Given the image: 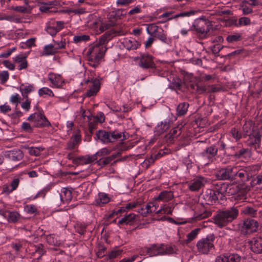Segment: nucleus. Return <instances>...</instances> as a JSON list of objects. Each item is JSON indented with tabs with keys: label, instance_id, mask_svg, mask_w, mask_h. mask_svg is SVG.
I'll use <instances>...</instances> for the list:
<instances>
[{
	"label": "nucleus",
	"instance_id": "nucleus-1",
	"mask_svg": "<svg viewBox=\"0 0 262 262\" xmlns=\"http://www.w3.org/2000/svg\"><path fill=\"white\" fill-rule=\"evenodd\" d=\"M238 213V207L235 206L219 210L213 217V223L217 227L224 228L236 220Z\"/></svg>",
	"mask_w": 262,
	"mask_h": 262
},
{
	"label": "nucleus",
	"instance_id": "nucleus-2",
	"mask_svg": "<svg viewBox=\"0 0 262 262\" xmlns=\"http://www.w3.org/2000/svg\"><path fill=\"white\" fill-rule=\"evenodd\" d=\"M107 49L105 46H100L98 43L94 45V40H93L89 45L86 53L89 65L94 68L97 67L104 56Z\"/></svg>",
	"mask_w": 262,
	"mask_h": 262
},
{
	"label": "nucleus",
	"instance_id": "nucleus-3",
	"mask_svg": "<svg viewBox=\"0 0 262 262\" xmlns=\"http://www.w3.org/2000/svg\"><path fill=\"white\" fill-rule=\"evenodd\" d=\"M249 126L247 124L243 126V137L246 138L249 136V138L247 140V145L250 147L251 149H254L257 152L262 153V148L261 147V135L258 132L249 133L248 128Z\"/></svg>",
	"mask_w": 262,
	"mask_h": 262
},
{
	"label": "nucleus",
	"instance_id": "nucleus-4",
	"mask_svg": "<svg viewBox=\"0 0 262 262\" xmlns=\"http://www.w3.org/2000/svg\"><path fill=\"white\" fill-rule=\"evenodd\" d=\"M211 28V24L209 20L206 18H200L195 20L189 30L195 31L201 38H204L207 37L208 32Z\"/></svg>",
	"mask_w": 262,
	"mask_h": 262
},
{
	"label": "nucleus",
	"instance_id": "nucleus-5",
	"mask_svg": "<svg viewBox=\"0 0 262 262\" xmlns=\"http://www.w3.org/2000/svg\"><path fill=\"white\" fill-rule=\"evenodd\" d=\"M215 236L213 234L199 240L196 244L198 252L202 254H208L215 249L214 242Z\"/></svg>",
	"mask_w": 262,
	"mask_h": 262
},
{
	"label": "nucleus",
	"instance_id": "nucleus-6",
	"mask_svg": "<svg viewBox=\"0 0 262 262\" xmlns=\"http://www.w3.org/2000/svg\"><path fill=\"white\" fill-rule=\"evenodd\" d=\"M147 250L149 252V256L168 255L174 253V249L172 247L163 244L150 245L149 249Z\"/></svg>",
	"mask_w": 262,
	"mask_h": 262
},
{
	"label": "nucleus",
	"instance_id": "nucleus-7",
	"mask_svg": "<svg viewBox=\"0 0 262 262\" xmlns=\"http://www.w3.org/2000/svg\"><path fill=\"white\" fill-rule=\"evenodd\" d=\"M27 120L33 122L34 126L36 127H44L50 126L51 123L41 112L34 113L30 115Z\"/></svg>",
	"mask_w": 262,
	"mask_h": 262
},
{
	"label": "nucleus",
	"instance_id": "nucleus-8",
	"mask_svg": "<svg viewBox=\"0 0 262 262\" xmlns=\"http://www.w3.org/2000/svg\"><path fill=\"white\" fill-rule=\"evenodd\" d=\"M85 84H90V88L84 94V97H91L96 95L100 88V82L98 79L93 77H88L84 80Z\"/></svg>",
	"mask_w": 262,
	"mask_h": 262
},
{
	"label": "nucleus",
	"instance_id": "nucleus-9",
	"mask_svg": "<svg viewBox=\"0 0 262 262\" xmlns=\"http://www.w3.org/2000/svg\"><path fill=\"white\" fill-rule=\"evenodd\" d=\"M218 152V148L216 144H213L206 147V148L200 153V156L206 161L205 164H209L213 163L216 160Z\"/></svg>",
	"mask_w": 262,
	"mask_h": 262
},
{
	"label": "nucleus",
	"instance_id": "nucleus-10",
	"mask_svg": "<svg viewBox=\"0 0 262 262\" xmlns=\"http://www.w3.org/2000/svg\"><path fill=\"white\" fill-rule=\"evenodd\" d=\"M244 259V257L237 253L227 252L217 256L215 262H243Z\"/></svg>",
	"mask_w": 262,
	"mask_h": 262
},
{
	"label": "nucleus",
	"instance_id": "nucleus-11",
	"mask_svg": "<svg viewBox=\"0 0 262 262\" xmlns=\"http://www.w3.org/2000/svg\"><path fill=\"white\" fill-rule=\"evenodd\" d=\"M258 227V223L252 219L245 220L241 227V233L244 235L256 232Z\"/></svg>",
	"mask_w": 262,
	"mask_h": 262
},
{
	"label": "nucleus",
	"instance_id": "nucleus-12",
	"mask_svg": "<svg viewBox=\"0 0 262 262\" xmlns=\"http://www.w3.org/2000/svg\"><path fill=\"white\" fill-rule=\"evenodd\" d=\"M139 59V66L142 69H156V64L152 55L148 53L142 54Z\"/></svg>",
	"mask_w": 262,
	"mask_h": 262
},
{
	"label": "nucleus",
	"instance_id": "nucleus-13",
	"mask_svg": "<svg viewBox=\"0 0 262 262\" xmlns=\"http://www.w3.org/2000/svg\"><path fill=\"white\" fill-rule=\"evenodd\" d=\"M235 168L234 173V179L236 177H239L242 181H248L251 177H252L253 173L251 172L252 168L250 167H246L244 169H242L239 170H237V168Z\"/></svg>",
	"mask_w": 262,
	"mask_h": 262
},
{
	"label": "nucleus",
	"instance_id": "nucleus-14",
	"mask_svg": "<svg viewBox=\"0 0 262 262\" xmlns=\"http://www.w3.org/2000/svg\"><path fill=\"white\" fill-rule=\"evenodd\" d=\"M202 197L205 203L208 205H213L220 200L217 194L212 188L207 189Z\"/></svg>",
	"mask_w": 262,
	"mask_h": 262
},
{
	"label": "nucleus",
	"instance_id": "nucleus-15",
	"mask_svg": "<svg viewBox=\"0 0 262 262\" xmlns=\"http://www.w3.org/2000/svg\"><path fill=\"white\" fill-rule=\"evenodd\" d=\"M235 168L228 166L219 170L217 174L219 179L226 180H233Z\"/></svg>",
	"mask_w": 262,
	"mask_h": 262
},
{
	"label": "nucleus",
	"instance_id": "nucleus-16",
	"mask_svg": "<svg viewBox=\"0 0 262 262\" xmlns=\"http://www.w3.org/2000/svg\"><path fill=\"white\" fill-rule=\"evenodd\" d=\"M83 19L85 20V26L92 28H96L98 21L96 16L94 14H89L83 10Z\"/></svg>",
	"mask_w": 262,
	"mask_h": 262
},
{
	"label": "nucleus",
	"instance_id": "nucleus-17",
	"mask_svg": "<svg viewBox=\"0 0 262 262\" xmlns=\"http://www.w3.org/2000/svg\"><path fill=\"white\" fill-rule=\"evenodd\" d=\"M248 243L253 252L256 253H262V237H254Z\"/></svg>",
	"mask_w": 262,
	"mask_h": 262
},
{
	"label": "nucleus",
	"instance_id": "nucleus-18",
	"mask_svg": "<svg viewBox=\"0 0 262 262\" xmlns=\"http://www.w3.org/2000/svg\"><path fill=\"white\" fill-rule=\"evenodd\" d=\"M226 186V183L221 182L213 184L212 189L217 194L220 200H224L226 199L225 188Z\"/></svg>",
	"mask_w": 262,
	"mask_h": 262
},
{
	"label": "nucleus",
	"instance_id": "nucleus-19",
	"mask_svg": "<svg viewBox=\"0 0 262 262\" xmlns=\"http://www.w3.org/2000/svg\"><path fill=\"white\" fill-rule=\"evenodd\" d=\"M120 32L121 31H115L113 29L106 32L100 37L98 45L104 46L114 37L121 35Z\"/></svg>",
	"mask_w": 262,
	"mask_h": 262
},
{
	"label": "nucleus",
	"instance_id": "nucleus-20",
	"mask_svg": "<svg viewBox=\"0 0 262 262\" xmlns=\"http://www.w3.org/2000/svg\"><path fill=\"white\" fill-rule=\"evenodd\" d=\"M138 215L134 213L125 214L123 217L120 219L117 223L118 226L123 225H133L138 221Z\"/></svg>",
	"mask_w": 262,
	"mask_h": 262
},
{
	"label": "nucleus",
	"instance_id": "nucleus-21",
	"mask_svg": "<svg viewBox=\"0 0 262 262\" xmlns=\"http://www.w3.org/2000/svg\"><path fill=\"white\" fill-rule=\"evenodd\" d=\"M93 118L91 112L89 110L86 111L83 109V121L89 122V132L93 134V131L96 128L97 123L90 122Z\"/></svg>",
	"mask_w": 262,
	"mask_h": 262
},
{
	"label": "nucleus",
	"instance_id": "nucleus-22",
	"mask_svg": "<svg viewBox=\"0 0 262 262\" xmlns=\"http://www.w3.org/2000/svg\"><path fill=\"white\" fill-rule=\"evenodd\" d=\"M206 182V179L204 177H200L194 179L193 182L189 185V189L192 191H198L204 186Z\"/></svg>",
	"mask_w": 262,
	"mask_h": 262
},
{
	"label": "nucleus",
	"instance_id": "nucleus-23",
	"mask_svg": "<svg viewBox=\"0 0 262 262\" xmlns=\"http://www.w3.org/2000/svg\"><path fill=\"white\" fill-rule=\"evenodd\" d=\"M96 138L103 143L107 144L111 143L110 131L107 132L105 130H99L97 132Z\"/></svg>",
	"mask_w": 262,
	"mask_h": 262
},
{
	"label": "nucleus",
	"instance_id": "nucleus-24",
	"mask_svg": "<svg viewBox=\"0 0 262 262\" xmlns=\"http://www.w3.org/2000/svg\"><path fill=\"white\" fill-rule=\"evenodd\" d=\"M124 47L127 50H136L141 44L135 38H125L122 42Z\"/></svg>",
	"mask_w": 262,
	"mask_h": 262
},
{
	"label": "nucleus",
	"instance_id": "nucleus-25",
	"mask_svg": "<svg viewBox=\"0 0 262 262\" xmlns=\"http://www.w3.org/2000/svg\"><path fill=\"white\" fill-rule=\"evenodd\" d=\"M236 152L232 154V156L235 159L246 158L249 156V150L248 148H244L239 146L238 148H235Z\"/></svg>",
	"mask_w": 262,
	"mask_h": 262
},
{
	"label": "nucleus",
	"instance_id": "nucleus-26",
	"mask_svg": "<svg viewBox=\"0 0 262 262\" xmlns=\"http://www.w3.org/2000/svg\"><path fill=\"white\" fill-rule=\"evenodd\" d=\"M154 36L164 43L166 45L171 43V39L167 37L166 34L164 33V30L161 28H160L159 31H157Z\"/></svg>",
	"mask_w": 262,
	"mask_h": 262
},
{
	"label": "nucleus",
	"instance_id": "nucleus-27",
	"mask_svg": "<svg viewBox=\"0 0 262 262\" xmlns=\"http://www.w3.org/2000/svg\"><path fill=\"white\" fill-rule=\"evenodd\" d=\"M120 155V152H117L116 154H113L111 156L106 157L100 159L98 161V164L101 166H105L110 164L113 160Z\"/></svg>",
	"mask_w": 262,
	"mask_h": 262
},
{
	"label": "nucleus",
	"instance_id": "nucleus-28",
	"mask_svg": "<svg viewBox=\"0 0 262 262\" xmlns=\"http://www.w3.org/2000/svg\"><path fill=\"white\" fill-rule=\"evenodd\" d=\"M60 198L62 202L68 203L72 200V192L67 188H63L60 193Z\"/></svg>",
	"mask_w": 262,
	"mask_h": 262
},
{
	"label": "nucleus",
	"instance_id": "nucleus-29",
	"mask_svg": "<svg viewBox=\"0 0 262 262\" xmlns=\"http://www.w3.org/2000/svg\"><path fill=\"white\" fill-rule=\"evenodd\" d=\"M173 198V192L171 191H163L159 193L156 200H161L164 202H168Z\"/></svg>",
	"mask_w": 262,
	"mask_h": 262
},
{
	"label": "nucleus",
	"instance_id": "nucleus-30",
	"mask_svg": "<svg viewBox=\"0 0 262 262\" xmlns=\"http://www.w3.org/2000/svg\"><path fill=\"white\" fill-rule=\"evenodd\" d=\"M110 201V198L105 193L100 192L98 193V197L96 199V204L99 206H102L103 204H106Z\"/></svg>",
	"mask_w": 262,
	"mask_h": 262
},
{
	"label": "nucleus",
	"instance_id": "nucleus-31",
	"mask_svg": "<svg viewBox=\"0 0 262 262\" xmlns=\"http://www.w3.org/2000/svg\"><path fill=\"white\" fill-rule=\"evenodd\" d=\"M123 134V139L122 140H125L126 137L125 135L124 134L123 132H119L117 129H115L114 130H110V137L111 143L114 142L120 139L122 137V134Z\"/></svg>",
	"mask_w": 262,
	"mask_h": 262
},
{
	"label": "nucleus",
	"instance_id": "nucleus-32",
	"mask_svg": "<svg viewBox=\"0 0 262 262\" xmlns=\"http://www.w3.org/2000/svg\"><path fill=\"white\" fill-rule=\"evenodd\" d=\"M80 140L81 136L80 134L74 135L69 142L68 148L69 149H73L78 144L80 143Z\"/></svg>",
	"mask_w": 262,
	"mask_h": 262
},
{
	"label": "nucleus",
	"instance_id": "nucleus-33",
	"mask_svg": "<svg viewBox=\"0 0 262 262\" xmlns=\"http://www.w3.org/2000/svg\"><path fill=\"white\" fill-rule=\"evenodd\" d=\"M189 105L187 102L180 103L177 107V115L178 116L184 115L188 111Z\"/></svg>",
	"mask_w": 262,
	"mask_h": 262
},
{
	"label": "nucleus",
	"instance_id": "nucleus-34",
	"mask_svg": "<svg viewBox=\"0 0 262 262\" xmlns=\"http://www.w3.org/2000/svg\"><path fill=\"white\" fill-rule=\"evenodd\" d=\"M225 190V196H230L236 194L238 191V188L236 185L227 184Z\"/></svg>",
	"mask_w": 262,
	"mask_h": 262
},
{
	"label": "nucleus",
	"instance_id": "nucleus-35",
	"mask_svg": "<svg viewBox=\"0 0 262 262\" xmlns=\"http://www.w3.org/2000/svg\"><path fill=\"white\" fill-rule=\"evenodd\" d=\"M241 212L242 213L251 217H254L257 214V210L251 206H246L243 208Z\"/></svg>",
	"mask_w": 262,
	"mask_h": 262
},
{
	"label": "nucleus",
	"instance_id": "nucleus-36",
	"mask_svg": "<svg viewBox=\"0 0 262 262\" xmlns=\"http://www.w3.org/2000/svg\"><path fill=\"white\" fill-rule=\"evenodd\" d=\"M57 52L56 47L54 44H50L45 46L43 48V54L50 55L55 54Z\"/></svg>",
	"mask_w": 262,
	"mask_h": 262
},
{
	"label": "nucleus",
	"instance_id": "nucleus-37",
	"mask_svg": "<svg viewBox=\"0 0 262 262\" xmlns=\"http://www.w3.org/2000/svg\"><path fill=\"white\" fill-rule=\"evenodd\" d=\"M20 215L17 211H9L8 214V221L9 223H16L20 219Z\"/></svg>",
	"mask_w": 262,
	"mask_h": 262
},
{
	"label": "nucleus",
	"instance_id": "nucleus-38",
	"mask_svg": "<svg viewBox=\"0 0 262 262\" xmlns=\"http://www.w3.org/2000/svg\"><path fill=\"white\" fill-rule=\"evenodd\" d=\"M123 252V250L115 248L112 250L106 256V258L109 259H113L118 256L121 255Z\"/></svg>",
	"mask_w": 262,
	"mask_h": 262
},
{
	"label": "nucleus",
	"instance_id": "nucleus-39",
	"mask_svg": "<svg viewBox=\"0 0 262 262\" xmlns=\"http://www.w3.org/2000/svg\"><path fill=\"white\" fill-rule=\"evenodd\" d=\"M200 231V228H195L192 230L187 235V238L185 239V243L188 244L195 239Z\"/></svg>",
	"mask_w": 262,
	"mask_h": 262
},
{
	"label": "nucleus",
	"instance_id": "nucleus-40",
	"mask_svg": "<svg viewBox=\"0 0 262 262\" xmlns=\"http://www.w3.org/2000/svg\"><path fill=\"white\" fill-rule=\"evenodd\" d=\"M46 30L51 36H54L58 32V31L55 27V23H52L51 21L49 22Z\"/></svg>",
	"mask_w": 262,
	"mask_h": 262
},
{
	"label": "nucleus",
	"instance_id": "nucleus-41",
	"mask_svg": "<svg viewBox=\"0 0 262 262\" xmlns=\"http://www.w3.org/2000/svg\"><path fill=\"white\" fill-rule=\"evenodd\" d=\"M155 206V204L152 202H150L146 204L144 206V208H145V209L146 211H144V212H142V215L143 216H147V215L149 213H152V212H155L156 213V212L157 211H156V210H152V208L154 206Z\"/></svg>",
	"mask_w": 262,
	"mask_h": 262
},
{
	"label": "nucleus",
	"instance_id": "nucleus-42",
	"mask_svg": "<svg viewBox=\"0 0 262 262\" xmlns=\"http://www.w3.org/2000/svg\"><path fill=\"white\" fill-rule=\"evenodd\" d=\"M242 39V36L241 33H235L228 35L226 37V40L229 43H233Z\"/></svg>",
	"mask_w": 262,
	"mask_h": 262
},
{
	"label": "nucleus",
	"instance_id": "nucleus-43",
	"mask_svg": "<svg viewBox=\"0 0 262 262\" xmlns=\"http://www.w3.org/2000/svg\"><path fill=\"white\" fill-rule=\"evenodd\" d=\"M43 247L42 244L34 246L35 253L39 254V256L37 257L38 259H40L42 256L46 252V250L43 248Z\"/></svg>",
	"mask_w": 262,
	"mask_h": 262
},
{
	"label": "nucleus",
	"instance_id": "nucleus-44",
	"mask_svg": "<svg viewBox=\"0 0 262 262\" xmlns=\"http://www.w3.org/2000/svg\"><path fill=\"white\" fill-rule=\"evenodd\" d=\"M44 149L45 148L42 147H31L28 148L30 155L35 156H39Z\"/></svg>",
	"mask_w": 262,
	"mask_h": 262
},
{
	"label": "nucleus",
	"instance_id": "nucleus-45",
	"mask_svg": "<svg viewBox=\"0 0 262 262\" xmlns=\"http://www.w3.org/2000/svg\"><path fill=\"white\" fill-rule=\"evenodd\" d=\"M198 12V11H196V10H191L188 11L183 12H181V13H179L178 14H176L174 17H173V18H178L179 17L190 16L191 15H194ZM171 18H172V17H171V18H168L167 19V20H169V19H171Z\"/></svg>",
	"mask_w": 262,
	"mask_h": 262
},
{
	"label": "nucleus",
	"instance_id": "nucleus-46",
	"mask_svg": "<svg viewBox=\"0 0 262 262\" xmlns=\"http://www.w3.org/2000/svg\"><path fill=\"white\" fill-rule=\"evenodd\" d=\"M49 80L56 87H59L61 85L62 83L59 77L56 76L55 75L49 74Z\"/></svg>",
	"mask_w": 262,
	"mask_h": 262
},
{
	"label": "nucleus",
	"instance_id": "nucleus-47",
	"mask_svg": "<svg viewBox=\"0 0 262 262\" xmlns=\"http://www.w3.org/2000/svg\"><path fill=\"white\" fill-rule=\"evenodd\" d=\"M148 27L146 28L147 33L148 34L152 35L155 34L157 31H159L160 28L156 26L155 24H151L147 25Z\"/></svg>",
	"mask_w": 262,
	"mask_h": 262
},
{
	"label": "nucleus",
	"instance_id": "nucleus-48",
	"mask_svg": "<svg viewBox=\"0 0 262 262\" xmlns=\"http://www.w3.org/2000/svg\"><path fill=\"white\" fill-rule=\"evenodd\" d=\"M230 133L232 135V137L236 141L239 140L242 137H243V134H241L239 132L237 129L235 127L232 128L230 130Z\"/></svg>",
	"mask_w": 262,
	"mask_h": 262
},
{
	"label": "nucleus",
	"instance_id": "nucleus-49",
	"mask_svg": "<svg viewBox=\"0 0 262 262\" xmlns=\"http://www.w3.org/2000/svg\"><path fill=\"white\" fill-rule=\"evenodd\" d=\"M173 210V208L171 207L164 205L159 210L156 212L157 214L159 213H165L167 214H171Z\"/></svg>",
	"mask_w": 262,
	"mask_h": 262
},
{
	"label": "nucleus",
	"instance_id": "nucleus-50",
	"mask_svg": "<svg viewBox=\"0 0 262 262\" xmlns=\"http://www.w3.org/2000/svg\"><path fill=\"white\" fill-rule=\"evenodd\" d=\"M38 94L40 96H42L43 95H47L48 96H54L53 92L48 88H42L39 90Z\"/></svg>",
	"mask_w": 262,
	"mask_h": 262
},
{
	"label": "nucleus",
	"instance_id": "nucleus-51",
	"mask_svg": "<svg viewBox=\"0 0 262 262\" xmlns=\"http://www.w3.org/2000/svg\"><path fill=\"white\" fill-rule=\"evenodd\" d=\"M9 74L7 71H3L0 73L1 83L4 84L8 80Z\"/></svg>",
	"mask_w": 262,
	"mask_h": 262
},
{
	"label": "nucleus",
	"instance_id": "nucleus-52",
	"mask_svg": "<svg viewBox=\"0 0 262 262\" xmlns=\"http://www.w3.org/2000/svg\"><path fill=\"white\" fill-rule=\"evenodd\" d=\"M181 134V129L178 127L172 128L170 133V139H173L180 136Z\"/></svg>",
	"mask_w": 262,
	"mask_h": 262
},
{
	"label": "nucleus",
	"instance_id": "nucleus-53",
	"mask_svg": "<svg viewBox=\"0 0 262 262\" xmlns=\"http://www.w3.org/2000/svg\"><path fill=\"white\" fill-rule=\"evenodd\" d=\"M33 90V86L29 84L28 85H24L22 84L20 86V91L23 93H30Z\"/></svg>",
	"mask_w": 262,
	"mask_h": 262
},
{
	"label": "nucleus",
	"instance_id": "nucleus-54",
	"mask_svg": "<svg viewBox=\"0 0 262 262\" xmlns=\"http://www.w3.org/2000/svg\"><path fill=\"white\" fill-rule=\"evenodd\" d=\"M96 160H97V156L96 154L92 156L86 155L85 156H83V162L85 164L92 163Z\"/></svg>",
	"mask_w": 262,
	"mask_h": 262
},
{
	"label": "nucleus",
	"instance_id": "nucleus-55",
	"mask_svg": "<svg viewBox=\"0 0 262 262\" xmlns=\"http://www.w3.org/2000/svg\"><path fill=\"white\" fill-rule=\"evenodd\" d=\"M165 152L164 151H160L156 155H152L148 159V162L149 164H152L154 163L155 160L159 159L164 154Z\"/></svg>",
	"mask_w": 262,
	"mask_h": 262
},
{
	"label": "nucleus",
	"instance_id": "nucleus-56",
	"mask_svg": "<svg viewBox=\"0 0 262 262\" xmlns=\"http://www.w3.org/2000/svg\"><path fill=\"white\" fill-rule=\"evenodd\" d=\"M158 131L160 133H163L167 130L169 127V122L167 121L161 122V125L158 126Z\"/></svg>",
	"mask_w": 262,
	"mask_h": 262
},
{
	"label": "nucleus",
	"instance_id": "nucleus-57",
	"mask_svg": "<svg viewBox=\"0 0 262 262\" xmlns=\"http://www.w3.org/2000/svg\"><path fill=\"white\" fill-rule=\"evenodd\" d=\"M216 144L219 146L218 150H223L224 151V155L225 156H228V154L227 153L226 150H228V147H227L226 144L221 140H219Z\"/></svg>",
	"mask_w": 262,
	"mask_h": 262
},
{
	"label": "nucleus",
	"instance_id": "nucleus-58",
	"mask_svg": "<svg viewBox=\"0 0 262 262\" xmlns=\"http://www.w3.org/2000/svg\"><path fill=\"white\" fill-rule=\"evenodd\" d=\"M182 84L179 81H172L169 85V88L173 90H181Z\"/></svg>",
	"mask_w": 262,
	"mask_h": 262
},
{
	"label": "nucleus",
	"instance_id": "nucleus-59",
	"mask_svg": "<svg viewBox=\"0 0 262 262\" xmlns=\"http://www.w3.org/2000/svg\"><path fill=\"white\" fill-rule=\"evenodd\" d=\"M24 208L26 211L28 213L33 214L37 212L35 205L33 204L27 205Z\"/></svg>",
	"mask_w": 262,
	"mask_h": 262
},
{
	"label": "nucleus",
	"instance_id": "nucleus-60",
	"mask_svg": "<svg viewBox=\"0 0 262 262\" xmlns=\"http://www.w3.org/2000/svg\"><path fill=\"white\" fill-rule=\"evenodd\" d=\"M223 48V46H221L219 44H216L212 46L210 48V49L211 50L212 53L214 54L216 56H219V53Z\"/></svg>",
	"mask_w": 262,
	"mask_h": 262
},
{
	"label": "nucleus",
	"instance_id": "nucleus-61",
	"mask_svg": "<svg viewBox=\"0 0 262 262\" xmlns=\"http://www.w3.org/2000/svg\"><path fill=\"white\" fill-rule=\"evenodd\" d=\"M251 24V20L250 18L246 17H243L239 19L238 24L237 26H239L242 25L248 26Z\"/></svg>",
	"mask_w": 262,
	"mask_h": 262
},
{
	"label": "nucleus",
	"instance_id": "nucleus-62",
	"mask_svg": "<svg viewBox=\"0 0 262 262\" xmlns=\"http://www.w3.org/2000/svg\"><path fill=\"white\" fill-rule=\"evenodd\" d=\"M54 45L56 47V49L58 51V50L64 49L66 47V42L65 40L63 41L62 40L60 41H55L54 40Z\"/></svg>",
	"mask_w": 262,
	"mask_h": 262
},
{
	"label": "nucleus",
	"instance_id": "nucleus-63",
	"mask_svg": "<svg viewBox=\"0 0 262 262\" xmlns=\"http://www.w3.org/2000/svg\"><path fill=\"white\" fill-rule=\"evenodd\" d=\"M21 128L27 133H32L33 130V127L30 125V124L26 122L23 123Z\"/></svg>",
	"mask_w": 262,
	"mask_h": 262
},
{
	"label": "nucleus",
	"instance_id": "nucleus-64",
	"mask_svg": "<svg viewBox=\"0 0 262 262\" xmlns=\"http://www.w3.org/2000/svg\"><path fill=\"white\" fill-rule=\"evenodd\" d=\"M221 90V88L214 84L209 85L207 86V93H216Z\"/></svg>",
	"mask_w": 262,
	"mask_h": 262
}]
</instances>
